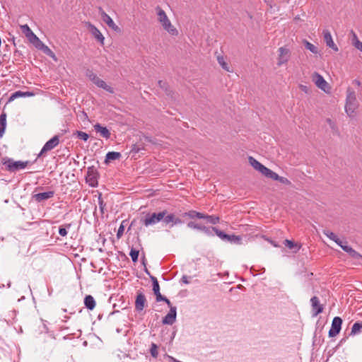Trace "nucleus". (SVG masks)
<instances>
[{
  "label": "nucleus",
  "instance_id": "f257e3e1",
  "mask_svg": "<svg viewBox=\"0 0 362 362\" xmlns=\"http://www.w3.org/2000/svg\"><path fill=\"white\" fill-rule=\"evenodd\" d=\"M30 161L14 160L13 158L8 157H3L1 158V164L2 165V170L10 172L16 173L20 170L25 168L29 164Z\"/></svg>",
  "mask_w": 362,
  "mask_h": 362
},
{
  "label": "nucleus",
  "instance_id": "f03ea898",
  "mask_svg": "<svg viewBox=\"0 0 362 362\" xmlns=\"http://www.w3.org/2000/svg\"><path fill=\"white\" fill-rule=\"evenodd\" d=\"M156 11L158 16V21L161 24L163 29L171 35H177V30L172 25L165 12L159 6L156 7Z\"/></svg>",
  "mask_w": 362,
  "mask_h": 362
},
{
  "label": "nucleus",
  "instance_id": "7ed1b4c3",
  "mask_svg": "<svg viewBox=\"0 0 362 362\" xmlns=\"http://www.w3.org/2000/svg\"><path fill=\"white\" fill-rule=\"evenodd\" d=\"M166 215L167 210L148 213L144 216V218H141L140 222L146 227L155 225L160 221H163V223L165 225Z\"/></svg>",
  "mask_w": 362,
  "mask_h": 362
},
{
  "label": "nucleus",
  "instance_id": "20e7f679",
  "mask_svg": "<svg viewBox=\"0 0 362 362\" xmlns=\"http://www.w3.org/2000/svg\"><path fill=\"white\" fill-rule=\"evenodd\" d=\"M358 107V103L355 92L351 88H348L345 105L346 112L349 117H354L355 110Z\"/></svg>",
  "mask_w": 362,
  "mask_h": 362
},
{
  "label": "nucleus",
  "instance_id": "39448f33",
  "mask_svg": "<svg viewBox=\"0 0 362 362\" xmlns=\"http://www.w3.org/2000/svg\"><path fill=\"white\" fill-rule=\"evenodd\" d=\"M86 76L98 87H100L110 93H114V89L111 86L107 85V83L103 80H102L99 77H98L97 75L95 74H94L92 71L88 70L87 73H86Z\"/></svg>",
  "mask_w": 362,
  "mask_h": 362
},
{
  "label": "nucleus",
  "instance_id": "423d86ee",
  "mask_svg": "<svg viewBox=\"0 0 362 362\" xmlns=\"http://www.w3.org/2000/svg\"><path fill=\"white\" fill-rule=\"evenodd\" d=\"M59 144V136L56 135L47 141L43 146L40 153L37 155V158L43 156L48 151L54 149Z\"/></svg>",
  "mask_w": 362,
  "mask_h": 362
},
{
  "label": "nucleus",
  "instance_id": "0eeeda50",
  "mask_svg": "<svg viewBox=\"0 0 362 362\" xmlns=\"http://www.w3.org/2000/svg\"><path fill=\"white\" fill-rule=\"evenodd\" d=\"M98 173L96 169L93 166L89 167L87 170L86 176V182L90 187H95L98 185Z\"/></svg>",
  "mask_w": 362,
  "mask_h": 362
},
{
  "label": "nucleus",
  "instance_id": "6e6552de",
  "mask_svg": "<svg viewBox=\"0 0 362 362\" xmlns=\"http://www.w3.org/2000/svg\"><path fill=\"white\" fill-rule=\"evenodd\" d=\"M342 320L339 317H334L331 328L329 331V337H334L337 336L341 329Z\"/></svg>",
  "mask_w": 362,
  "mask_h": 362
},
{
  "label": "nucleus",
  "instance_id": "1a4fd4ad",
  "mask_svg": "<svg viewBox=\"0 0 362 362\" xmlns=\"http://www.w3.org/2000/svg\"><path fill=\"white\" fill-rule=\"evenodd\" d=\"M313 81L315 82V85L324 90L325 92L328 91L329 85L327 82L324 79V78L317 72H314L313 76Z\"/></svg>",
  "mask_w": 362,
  "mask_h": 362
},
{
  "label": "nucleus",
  "instance_id": "9d476101",
  "mask_svg": "<svg viewBox=\"0 0 362 362\" xmlns=\"http://www.w3.org/2000/svg\"><path fill=\"white\" fill-rule=\"evenodd\" d=\"M170 308L169 313L163 317L162 322L164 325H173L176 320L177 308L175 306H168Z\"/></svg>",
  "mask_w": 362,
  "mask_h": 362
},
{
  "label": "nucleus",
  "instance_id": "9b49d317",
  "mask_svg": "<svg viewBox=\"0 0 362 362\" xmlns=\"http://www.w3.org/2000/svg\"><path fill=\"white\" fill-rule=\"evenodd\" d=\"M54 195V191H48L45 192H40L37 194H33L32 195V199L37 203L42 202L50 198H52Z\"/></svg>",
  "mask_w": 362,
  "mask_h": 362
},
{
  "label": "nucleus",
  "instance_id": "f8f14e48",
  "mask_svg": "<svg viewBox=\"0 0 362 362\" xmlns=\"http://www.w3.org/2000/svg\"><path fill=\"white\" fill-rule=\"evenodd\" d=\"M313 317H316L323 311V305L320 303L319 298L317 296H313L310 299Z\"/></svg>",
  "mask_w": 362,
  "mask_h": 362
},
{
  "label": "nucleus",
  "instance_id": "ddd939ff",
  "mask_svg": "<svg viewBox=\"0 0 362 362\" xmlns=\"http://www.w3.org/2000/svg\"><path fill=\"white\" fill-rule=\"evenodd\" d=\"M279 58H278V66H281L282 64L286 63L290 57V50L286 47H280L279 49Z\"/></svg>",
  "mask_w": 362,
  "mask_h": 362
},
{
  "label": "nucleus",
  "instance_id": "4468645a",
  "mask_svg": "<svg viewBox=\"0 0 362 362\" xmlns=\"http://www.w3.org/2000/svg\"><path fill=\"white\" fill-rule=\"evenodd\" d=\"M99 13L102 20L112 29L117 30L119 29L118 26L114 23L112 19L107 15L101 8H99Z\"/></svg>",
  "mask_w": 362,
  "mask_h": 362
},
{
  "label": "nucleus",
  "instance_id": "2eb2a0df",
  "mask_svg": "<svg viewBox=\"0 0 362 362\" xmlns=\"http://www.w3.org/2000/svg\"><path fill=\"white\" fill-rule=\"evenodd\" d=\"M146 303V296L143 293H138L135 300V309L140 312L144 310Z\"/></svg>",
  "mask_w": 362,
  "mask_h": 362
},
{
  "label": "nucleus",
  "instance_id": "dca6fc26",
  "mask_svg": "<svg viewBox=\"0 0 362 362\" xmlns=\"http://www.w3.org/2000/svg\"><path fill=\"white\" fill-rule=\"evenodd\" d=\"M184 223L181 218L176 217L174 214H169L167 211L166 218H165V225L168 226L170 223V228L173 227L175 225L182 224Z\"/></svg>",
  "mask_w": 362,
  "mask_h": 362
},
{
  "label": "nucleus",
  "instance_id": "f3484780",
  "mask_svg": "<svg viewBox=\"0 0 362 362\" xmlns=\"http://www.w3.org/2000/svg\"><path fill=\"white\" fill-rule=\"evenodd\" d=\"M93 128H94V130L97 133H99L100 135L103 138H105L106 139H108L110 138L111 133L107 127H103L100 124L97 123L93 126Z\"/></svg>",
  "mask_w": 362,
  "mask_h": 362
},
{
  "label": "nucleus",
  "instance_id": "a211bd4d",
  "mask_svg": "<svg viewBox=\"0 0 362 362\" xmlns=\"http://www.w3.org/2000/svg\"><path fill=\"white\" fill-rule=\"evenodd\" d=\"M323 37L324 41L326 43L327 46L333 49L334 51H338V47L334 44L331 33L329 30H323Z\"/></svg>",
  "mask_w": 362,
  "mask_h": 362
},
{
  "label": "nucleus",
  "instance_id": "6ab92c4d",
  "mask_svg": "<svg viewBox=\"0 0 362 362\" xmlns=\"http://www.w3.org/2000/svg\"><path fill=\"white\" fill-rule=\"evenodd\" d=\"M250 164L257 170L259 171L262 175L264 173V172L267 170V167L263 165L262 163H260L259 161H257L255 158H254L252 156H250L248 158Z\"/></svg>",
  "mask_w": 362,
  "mask_h": 362
},
{
  "label": "nucleus",
  "instance_id": "aec40b11",
  "mask_svg": "<svg viewBox=\"0 0 362 362\" xmlns=\"http://www.w3.org/2000/svg\"><path fill=\"white\" fill-rule=\"evenodd\" d=\"M341 249L354 259H362V255L347 245H341Z\"/></svg>",
  "mask_w": 362,
  "mask_h": 362
},
{
  "label": "nucleus",
  "instance_id": "412c9836",
  "mask_svg": "<svg viewBox=\"0 0 362 362\" xmlns=\"http://www.w3.org/2000/svg\"><path fill=\"white\" fill-rule=\"evenodd\" d=\"M33 95L34 94L32 92H29V91L23 92L21 90H18L11 95V96L8 98V102L11 103L18 98L29 97V96H33Z\"/></svg>",
  "mask_w": 362,
  "mask_h": 362
},
{
  "label": "nucleus",
  "instance_id": "4be33fe9",
  "mask_svg": "<svg viewBox=\"0 0 362 362\" xmlns=\"http://www.w3.org/2000/svg\"><path fill=\"white\" fill-rule=\"evenodd\" d=\"M182 216L183 218L188 217L189 218H191V219H194V218L202 219L204 217V214L194 211V210H190L187 212L183 213L182 214Z\"/></svg>",
  "mask_w": 362,
  "mask_h": 362
},
{
  "label": "nucleus",
  "instance_id": "5701e85b",
  "mask_svg": "<svg viewBox=\"0 0 362 362\" xmlns=\"http://www.w3.org/2000/svg\"><path fill=\"white\" fill-rule=\"evenodd\" d=\"M95 300L94 298L90 295H87L84 298V305L86 308L90 310H92L95 307Z\"/></svg>",
  "mask_w": 362,
  "mask_h": 362
},
{
  "label": "nucleus",
  "instance_id": "b1692460",
  "mask_svg": "<svg viewBox=\"0 0 362 362\" xmlns=\"http://www.w3.org/2000/svg\"><path fill=\"white\" fill-rule=\"evenodd\" d=\"M324 235H325L330 240L334 241L339 246L343 245V242L333 233L329 230H325L323 231Z\"/></svg>",
  "mask_w": 362,
  "mask_h": 362
},
{
  "label": "nucleus",
  "instance_id": "393cba45",
  "mask_svg": "<svg viewBox=\"0 0 362 362\" xmlns=\"http://www.w3.org/2000/svg\"><path fill=\"white\" fill-rule=\"evenodd\" d=\"M145 272L147 274H148L150 276V278L152 281L153 291L154 294H156V293L159 294V293H160V286H159L158 281L157 280V278L153 276H151L147 269H145Z\"/></svg>",
  "mask_w": 362,
  "mask_h": 362
},
{
  "label": "nucleus",
  "instance_id": "a878e982",
  "mask_svg": "<svg viewBox=\"0 0 362 362\" xmlns=\"http://www.w3.org/2000/svg\"><path fill=\"white\" fill-rule=\"evenodd\" d=\"M284 245L289 248L290 250H293L294 252H297L299 251V250L301 247V245H299L298 243H294L292 240H285L284 241Z\"/></svg>",
  "mask_w": 362,
  "mask_h": 362
},
{
  "label": "nucleus",
  "instance_id": "bb28decb",
  "mask_svg": "<svg viewBox=\"0 0 362 362\" xmlns=\"http://www.w3.org/2000/svg\"><path fill=\"white\" fill-rule=\"evenodd\" d=\"M90 30L93 34V35L102 44L104 43V37L102 35V33L100 32V30L95 27L94 25H90Z\"/></svg>",
  "mask_w": 362,
  "mask_h": 362
},
{
  "label": "nucleus",
  "instance_id": "cd10ccee",
  "mask_svg": "<svg viewBox=\"0 0 362 362\" xmlns=\"http://www.w3.org/2000/svg\"><path fill=\"white\" fill-rule=\"evenodd\" d=\"M158 85L161 89H163L165 91L167 95L171 97L173 96V92L170 88V86L167 82L160 80L158 81Z\"/></svg>",
  "mask_w": 362,
  "mask_h": 362
},
{
  "label": "nucleus",
  "instance_id": "c85d7f7f",
  "mask_svg": "<svg viewBox=\"0 0 362 362\" xmlns=\"http://www.w3.org/2000/svg\"><path fill=\"white\" fill-rule=\"evenodd\" d=\"M121 156H122V155L119 152H115V151L108 152L106 154L105 163H108L110 160H115L119 159V158H120Z\"/></svg>",
  "mask_w": 362,
  "mask_h": 362
},
{
  "label": "nucleus",
  "instance_id": "c756f323",
  "mask_svg": "<svg viewBox=\"0 0 362 362\" xmlns=\"http://www.w3.org/2000/svg\"><path fill=\"white\" fill-rule=\"evenodd\" d=\"M362 332V321L355 322L352 327L350 335H356Z\"/></svg>",
  "mask_w": 362,
  "mask_h": 362
},
{
  "label": "nucleus",
  "instance_id": "7c9ffc66",
  "mask_svg": "<svg viewBox=\"0 0 362 362\" xmlns=\"http://www.w3.org/2000/svg\"><path fill=\"white\" fill-rule=\"evenodd\" d=\"M202 219H206V221L213 225H216L219 223L220 218L218 216H209L204 214V217Z\"/></svg>",
  "mask_w": 362,
  "mask_h": 362
},
{
  "label": "nucleus",
  "instance_id": "2f4dec72",
  "mask_svg": "<svg viewBox=\"0 0 362 362\" xmlns=\"http://www.w3.org/2000/svg\"><path fill=\"white\" fill-rule=\"evenodd\" d=\"M242 240V237L240 235H229V238L226 239V242H229L230 243H234L236 245H240Z\"/></svg>",
  "mask_w": 362,
  "mask_h": 362
},
{
  "label": "nucleus",
  "instance_id": "473e14b6",
  "mask_svg": "<svg viewBox=\"0 0 362 362\" xmlns=\"http://www.w3.org/2000/svg\"><path fill=\"white\" fill-rule=\"evenodd\" d=\"M217 61L220 66L226 71H229V66L228 64L226 62L224 57L223 55H217L216 57Z\"/></svg>",
  "mask_w": 362,
  "mask_h": 362
},
{
  "label": "nucleus",
  "instance_id": "72a5a7b5",
  "mask_svg": "<svg viewBox=\"0 0 362 362\" xmlns=\"http://www.w3.org/2000/svg\"><path fill=\"white\" fill-rule=\"evenodd\" d=\"M267 177L271 178L274 180H278L279 175L272 170L267 168L266 171L263 174Z\"/></svg>",
  "mask_w": 362,
  "mask_h": 362
},
{
  "label": "nucleus",
  "instance_id": "f704fd0d",
  "mask_svg": "<svg viewBox=\"0 0 362 362\" xmlns=\"http://www.w3.org/2000/svg\"><path fill=\"white\" fill-rule=\"evenodd\" d=\"M213 229L214 230V233L217 236H218L221 240L226 241V239L229 238V235L225 233L223 231H221L218 230L216 227H213Z\"/></svg>",
  "mask_w": 362,
  "mask_h": 362
},
{
  "label": "nucleus",
  "instance_id": "c9c22d12",
  "mask_svg": "<svg viewBox=\"0 0 362 362\" xmlns=\"http://www.w3.org/2000/svg\"><path fill=\"white\" fill-rule=\"evenodd\" d=\"M158 346L155 343H151L150 348V353L153 358H156L158 356Z\"/></svg>",
  "mask_w": 362,
  "mask_h": 362
},
{
  "label": "nucleus",
  "instance_id": "e433bc0d",
  "mask_svg": "<svg viewBox=\"0 0 362 362\" xmlns=\"http://www.w3.org/2000/svg\"><path fill=\"white\" fill-rule=\"evenodd\" d=\"M71 227V223H66L64 225L61 226L59 228V233L60 235L64 237L67 235V228H69Z\"/></svg>",
  "mask_w": 362,
  "mask_h": 362
},
{
  "label": "nucleus",
  "instance_id": "4c0bfd02",
  "mask_svg": "<svg viewBox=\"0 0 362 362\" xmlns=\"http://www.w3.org/2000/svg\"><path fill=\"white\" fill-rule=\"evenodd\" d=\"M305 47L307 49L310 50L313 54H317L318 52L317 47H315L312 43L309 42L308 41H305L304 42Z\"/></svg>",
  "mask_w": 362,
  "mask_h": 362
},
{
  "label": "nucleus",
  "instance_id": "58836bf2",
  "mask_svg": "<svg viewBox=\"0 0 362 362\" xmlns=\"http://www.w3.org/2000/svg\"><path fill=\"white\" fill-rule=\"evenodd\" d=\"M155 296L157 302L163 301L168 305V306H170L171 303L170 300L168 299L166 297L162 296L160 293H159V294L156 293L155 294Z\"/></svg>",
  "mask_w": 362,
  "mask_h": 362
},
{
  "label": "nucleus",
  "instance_id": "ea45409f",
  "mask_svg": "<svg viewBox=\"0 0 362 362\" xmlns=\"http://www.w3.org/2000/svg\"><path fill=\"white\" fill-rule=\"evenodd\" d=\"M139 255V250L132 248V250L129 252V255L132 257L133 262L136 263L138 261Z\"/></svg>",
  "mask_w": 362,
  "mask_h": 362
},
{
  "label": "nucleus",
  "instance_id": "a19ab883",
  "mask_svg": "<svg viewBox=\"0 0 362 362\" xmlns=\"http://www.w3.org/2000/svg\"><path fill=\"white\" fill-rule=\"evenodd\" d=\"M74 134L76 135V136L78 139H82L84 141H86L89 138V135L87 133H86L84 132H81V131H76L74 133Z\"/></svg>",
  "mask_w": 362,
  "mask_h": 362
},
{
  "label": "nucleus",
  "instance_id": "79ce46f5",
  "mask_svg": "<svg viewBox=\"0 0 362 362\" xmlns=\"http://www.w3.org/2000/svg\"><path fill=\"white\" fill-rule=\"evenodd\" d=\"M127 220H124L122 223L120 224L118 230H117V238L118 239L121 238V237L123 235V233H124V228H125V223H127Z\"/></svg>",
  "mask_w": 362,
  "mask_h": 362
},
{
  "label": "nucleus",
  "instance_id": "37998d69",
  "mask_svg": "<svg viewBox=\"0 0 362 362\" xmlns=\"http://www.w3.org/2000/svg\"><path fill=\"white\" fill-rule=\"evenodd\" d=\"M204 226H202L199 223H196L194 221H189L187 223V227L189 228H192V229H197V230H202V227Z\"/></svg>",
  "mask_w": 362,
  "mask_h": 362
},
{
  "label": "nucleus",
  "instance_id": "c03bdc74",
  "mask_svg": "<svg viewBox=\"0 0 362 362\" xmlns=\"http://www.w3.org/2000/svg\"><path fill=\"white\" fill-rule=\"evenodd\" d=\"M98 205H99V208H100L101 214H104L105 207L106 206V204L104 202V201H103V199L102 198V194H99Z\"/></svg>",
  "mask_w": 362,
  "mask_h": 362
},
{
  "label": "nucleus",
  "instance_id": "a18cd8bd",
  "mask_svg": "<svg viewBox=\"0 0 362 362\" xmlns=\"http://www.w3.org/2000/svg\"><path fill=\"white\" fill-rule=\"evenodd\" d=\"M21 30L25 37H28L33 32L27 24L21 25Z\"/></svg>",
  "mask_w": 362,
  "mask_h": 362
},
{
  "label": "nucleus",
  "instance_id": "49530a36",
  "mask_svg": "<svg viewBox=\"0 0 362 362\" xmlns=\"http://www.w3.org/2000/svg\"><path fill=\"white\" fill-rule=\"evenodd\" d=\"M206 235L208 236H214V230L213 229V227H206L204 226L202 227V230Z\"/></svg>",
  "mask_w": 362,
  "mask_h": 362
},
{
  "label": "nucleus",
  "instance_id": "de8ad7c7",
  "mask_svg": "<svg viewBox=\"0 0 362 362\" xmlns=\"http://www.w3.org/2000/svg\"><path fill=\"white\" fill-rule=\"evenodd\" d=\"M0 126L6 127V114L4 112L0 115Z\"/></svg>",
  "mask_w": 362,
  "mask_h": 362
},
{
  "label": "nucleus",
  "instance_id": "09e8293b",
  "mask_svg": "<svg viewBox=\"0 0 362 362\" xmlns=\"http://www.w3.org/2000/svg\"><path fill=\"white\" fill-rule=\"evenodd\" d=\"M40 50H42L44 53L49 56H54L52 51L45 45L41 47Z\"/></svg>",
  "mask_w": 362,
  "mask_h": 362
},
{
  "label": "nucleus",
  "instance_id": "8fccbe9b",
  "mask_svg": "<svg viewBox=\"0 0 362 362\" xmlns=\"http://www.w3.org/2000/svg\"><path fill=\"white\" fill-rule=\"evenodd\" d=\"M277 181L286 185H291V182L284 177L279 176Z\"/></svg>",
  "mask_w": 362,
  "mask_h": 362
},
{
  "label": "nucleus",
  "instance_id": "3c124183",
  "mask_svg": "<svg viewBox=\"0 0 362 362\" xmlns=\"http://www.w3.org/2000/svg\"><path fill=\"white\" fill-rule=\"evenodd\" d=\"M37 49H40L43 46L44 43L39 39L35 40V41L32 43Z\"/></svg>",
  "mask_w": 362,
  "mask_h": 362
},
{
  "label": "nucleus",
  "instance_id": "603ef678",
  "mask_svg": "<svg viewBox=\"0 0 362 362\" xmlns=\"http://www.w3.org/2000/svg\"><path fill=\"white\" fill-rule=\"evenodd\" d=\"M354 37L356 39V42L354 43L355 47L362 52V42H361L358 40V38L355 34H354Z\"/></svg>",
  "mask_w": 362,
  "mask_h": 362
},
{
  "label": "nucleus",
  "instance_id": "864d4df0",
  "mask_svg": "<svg viewBox=\"0 0 362 362\" xmlns=\"http://www.w3.org/2000/svg\"><path fill=\"white\" fill-rule=\"evenodd\" d=\"M26 37L28 38V40H29V42H30V43H33V42L35 41V40H36V39H37V38H38V37L36 36V35H35V34L33 33V32H32V33H30V35H29L28 37Z\"/></svg>",
  "mask_w": 362,
  "mask_h": 362
},
{
  "label": "nucleus",
  "instance_id": "5fc2aeb1",
  "mask_svg": "<svg viewBox=\"0 0 362 362\" xmlns=\"http://www.w3.org/2000/svg\"><path fill=\"white\" fill-rule=\"evenodd\" d=\"M143 148H143V147H142V148H141V147H140V146H139V145H138V144H134V145L132 146V151H134V152H135V153H138V152H139V151H140L141 149H143Z\"/></svg>",
  "mask_w": 362,
  "mask_h": 362
},
{
  "label": "nucleus",
  "instance_id": "6e6d98bb",
  "mask_svg": "<svg viewBox=\"0 0 362 362\" xmlns=\"http://www.w3.org/2000/svg\"><path fill=\"white\" fill-rule=\"evenodd\" d=\"M188 279H189V277L187 276L184 275L182 277L181 281H182V283H184L185 284H188L189 283Z\"/></svg>",
  "mask_w": 362,
  "mask_h": 362
},
{
  "label": "nucleus",
  "instance_id": "4d7b16f0",
  "mask_svg": "<svg viewBox=\"0 0 362 362\" xmlns=\"http://www.w3.org/2000/svg\"><path fill=\"white\" fill-rule=\"evenodd\" d=\"M6 127L0 126V138H1L5 132Z\"/></svg>",
  "mask_w": 362,
  "mask_h": 362
},
{
  "label": "nucleus",
  "instance_id": "13d9d810",
  "mask_svg": "<svg viewBox=\"0 0 362 362\" xmlns=\"http://www.w3.org/2000/svg\"><path fill=\"white\" fill-rule=\"evenodd\" d=\"M144 139H145V141H148V142H152V139H151V137L147 136H144Z\"/></svg>",
  "mask_w": 362,
  "mask_h": 362
},
{
  "label": "nucleus",
  "instance_id": "bf43d9fd",
  "mask_svg": "<svg viewBox=\"0 0 362 362\" xmlns=\"http://www.w3.org/2000/svg\"><path fill=\"white\" fill-rule=\"evenodd\" d=\"M353 83L356 84V86H361V82L357 80V79H355L354 81H353Z\"/></svg>",
  "mask_w": 362,
  "mask_h": 362
},
{
  "label": "nucleus",
  "instance_id": "052dcab7",
  "mask_svg": "<svg viewBox=\"0 0 362 362\" xmlns=\"http://www.w3.org/2000/svg\"><path fill=\"white\" fill-rule=\"evenodd\" d=\"M21 52H20L18 50H16V51H15V55H18V56H19V55H21Z\"/></svg>",
  "mask_w": 362,
  "mask_h": 362
},
{
  "label": "nucleus",
  "instance_id": "680f3d73",
  "mask_svg": "<svg viewBox=\"0 0 362 362\" xmlns=\"http://www.w3.org/2000/svg\"><path fill=\"white\" fill-rule=\"evenodd\" d=\"M136 221L135 219H134V220L132 221L130 226H134V223H136Z\"/></svg>",
  "mask_w": 362,
  "mask_h": 362
},
{
  "label": "nucleus",
  "instance_id": "e2e57ef3",
  "mask_svg": "<svg viewBox=\"0 0 362 362\" xmlns=\"http://www.w3.org/2000/svg\"><path fill=\"white\" fill-rule=\"evenodd\" d=\"M327 122H328V123H329L330 124H332V121H331V119H327Z\"/></svg>",
  "mask_w": 362,
  "mask_h": 362
},
{
  "label": "nucleus",
  "instance_id": "0e129e2a",
  "mask_svg": "<svg viewBox=\"0 0 362 362\" xmlns=\"http://www.w3.org/2000/svg\"><path fill=\"white\" fill-rule=\"evenodd\" d=\"M142 262H143V264L145 265V257H143Z\"/></svg>",
  "mask_w": 362,
  "mask_h": 362
},
{
  "label": "nucleus",
  "instance_id": "69168bd1",
  "mask_svg": "<svg viewBox=\"0 0 362 362\" xmlns=\"http://www.w3.org/2000/svg\"><path fill=\"white\" fill-rule=\"evenodd\" d=\"M13 45L16 46V42H15L14 39H13Z\"/></svg>",
  "mask_w": 362,
  "mask_h": 362
}]
</instances>
